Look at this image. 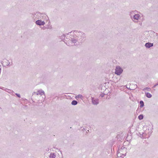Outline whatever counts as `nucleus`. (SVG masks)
Instances as JSON below:
<instances>
[{"mask_svg":"<svg viewBox=\"0 0 158 158\" xmlns=\"http://www.w3.org/2000/svg\"><path fill=\"white\" fill-rule=\"evenodd\" d=\"M70 33L71 34H73V35L70 37V41L71 42L70 43H69V42H67L66 44L68 46H73V43L75 45V44L77 42H78L79 43H81L85 40V35L81 31H74L69 33L68 35H70Z\"/></svg>","mask_w":158,"mask_h":158,"instance_id":"f257e3e1","label":"nucleus"},{"mask_svg":"<svg viewBox=\"0 0 158 158\" xmlns=\"http://www.w3.org/2000/svg\"><path fill=\"white\" fill-rule=\"evenodd\" d=\"M137 12L136 10L132 11L130 12V15L131 18L133 21L135 22H137L135 20H138L139 19L140 15L139 14H136Z\"/></svg>","mask_w":158,"mask_h":158,"instance_id":"f03ea898","label":"nucleus"},{"mask_svg":"<svg viewBox=\"0 0 158 158\" xmlns=\"http://www.w3.org/2000/svg\"><path fill=\"white\" fill-rule=\"evenodd\" d=\"M123 71V69L119 66H117L115 69V74L120 75Z\"/></svg>","mask_w":158,"mask_h":158,"instance_id":"7ed1b4c3","label":"nucleus"},{"mask_svg":"<svg viewBox=\"0 0 158 158\" xmlns=\"http://www.w3.org/2000/svg\"><path fill=\"white\" fill-rule=\"evenodd\" d=\"M91 98L93 104L97 105L99 103V100L98 99L95 98L93 97H92Z\"/></svg>","mask_w":158,"mask_h":158,"instance_id":"20e7f679","label":"nucleus"},{"mask_svg":"<svg viewBox=\"0 0 158 158\" xmlns=\"http://www.w3.org/2000/svg\"><path fill=\"white\" fill-rule=\"evenodd\" d=\"M35 23L36 24L39 25H43L45 24V23L44 21H42L40 20H38L36 21Z\"/></svg>","mask_w":158,"mask_h":158,"instance_id":"39448f33","label":"nucleus"},{"mask_svg":"<svg viewBox=\"0 0 158 158\" xmlns=\"http://www.w3.org/2000/svg\"><path fill=\"white\" fill-rule=\"evenodd\" d=\"M153 43L148 42L145 44V46L147 48H150L153 46Z\"/></svg>","mask_w":158,"mask_h":158,"instance_id":"423d86ee","label":"nucleus"},{"mask_svg":"<svg viewBox=\"0 0 158 158\" xmlns=\"http://www.w3.org/2000/svg\"><path fill=\"white\" fill-rule=\"evenodd\" d=\"M7 73L6 72H3L2 73V78L3 79H6L7 78Z\"/></svg>","mask_w":158,"mask_h":158,"instance_id":"0eeeda50","label":"nucleus"},{"mask_svg":"<svg viewBox=\"0 0 158 158\" xmlns=\"http://www.w3.org/2000/svg\"><path fill=\"white\" fill-rule=\"evenodd\" d=\"M10 63L7 60H6L3 62H2V64L4 65H9L10 64Z\"/></svg>","mask_w":158,"mask_h":158,"instance_id":"6e6552de","label":"nucleus"},{"mask_svg":"<svg viewBox=\"0 0 158 158\" xmlns=\"http://www.w3.org/2000/svg\"><path fill=\"white\" fill-rule=\"evenodd\" d=\"M44 94V91L41 90H39L38 91L37 95H41Z\"/></svg>","mask_w":158,"mask_h":158,"instance_id":"1a4fd4ad","label":"nucleus"},{"mask_svg":"<svg viewBox=\"0 0 158 158\" xmlns=\"http://www.w3.org/2000/svg\"><path fill=\"white\" fill-rule=\"evenodd\" d=\"M40 15L41 14L40 13L36 12V13L35 14L34 17H35V18H38V17H39L40 16Z\"/></svg>","mask_w":158,"mask_h":158,"instance_id":"9d476101","label":"nucleus"},{"mask_svg":"<svg viewBox=\"0 0 158 158\" xmlns=\"http://www.w3.org/2000/svg\"><path fill=\"white\" fill-rule=\"evenodd\" d=\"M75 98L76 99H77V98H80L81 99H82L83 98V96L81 94H78L76 96Z\"/></svg>","mask_w":158,"mask_h":158,"instance_id":"9b49d317","label":"nucleus"},{"mask_svg":"<svg viewBox=\"0 0 158 158\" xmlns=\"http://www.w3.org/2000/svg\"><path fill=\"white\" fill-rule=\"evenodd\" d=\"M55 157L56 155L54 153H51L49 156V158H55Z\"/></svg>","mask_w":158,"mask_h":158,"instance_id":"f8f14e48","label":"nucleus"},{"mask_svg":"<svg viewBox=\"0 0 158 158\" xmlns=\"http://www.w3.org/2000/svg\"><path fill=\"white\" fill-rule=\"evenodd\" d=\"M146 96L148 98H151L152 97V95L149 93H146Z\"/></svg>","mask_w":158,"mask_h":158,"instance_id":"ddd939ff","label":"nucleus"},{"mask_svg":"<svg viewBox=\"0 0 158 158\" xmlns=\"http://www.w3.org/2000/svg\"><path fill=\"white\" fill-rule=\"evenodd\" d=\"M77 104V102L76 100H73L71 102V104L73 105H76Z\"/></svg>","mask_w":158,"mask_h":158,"instance_id":"4468645a","label":"nucleus"},{"mask_svg":"<svg viewBox=\"0 0 158 158\" xmlns=\"http://www.w3.org/2000/svg\"><path fill=\"white\" fill-rule=\"evenodd\" d=\"M140 107H142L144 106V102L143 101H140Z\"/></svg>","mask_w":158,"mask_h":158,"instance_id":"2eb2a0df","label":"nucleus"},{"mask_svg":"<svg viewBox=\"0 0 158 158\" xmlns=\"http://www.w3.org/2000/svg\"><path fill=\"white\" fill-rule=\"evenodd\" d=\"M143 115L142 114H140L138 116V118L139 119L141 120H142L143 118Z\"/></svg>","mask_w":158,"mask_h":158,"instance_id":"dca6fc26","label":"nucleus"},{"mask_svg":"<svg viewBox=\"0 0 158 158\" xmlns=\"http://www.w3.org/2000/svg\"><path fill=\"white\" fill-rule=\"evenodd\" d=\"M147 90V91H150L151 90V89L149 88L146 87V88H144L143 89V90Z\"/></svg>","mask_w":158,"mask_h":158,"instance_id":"f3484780","label":"nucleus"},{"mask_svg":"<svg viewBox=\"0 0 158 158\" xmlns=\"http://www.w3.org/2000/svg\"><path fill=\"white\" fill-rule=\"evenodd\" d=\"M126 153H125V154H123V153H122V156H120L119 157H118V158H124V157L123 156H126Z\"/></svg>","mask_w":158,"mask_h":158,"instance_id":"a211bd4d","label":"nucleus"},{"mask_svg":"<svg viewBox=\"0 0 158 158\" xmlns=\"http://www.w3.org/2000/svg\"><path fill=\"white\" fill-rule=\"evenodd\" d=\"M122 155H121V154L120 153H118L117 154V156L118 157H119L120 156H122Z\"/></svg>","mask_w":158,"mask_h":158,"instance_id":"6ab92c4d","label":"nucleus"},{"mask_svg":"<svg viewBox=\"0 0 158 158\" xmlns=\"http://www.w3.org/2000/svg\"><path fill=\"white\" fill-rule=\"evenodd\" d=\"M15 95L19 98L20 97V95L19 94H18L17 93L15 94Z\"/></svg>","mask_w":158,"mask_h":158,"instance_id":"aec40b11","label":"nucleus"},{"mask_svg":"<svg viewBox=\"0 0 158 158\" xmlns=\"http://www.w3.org/2000/svg\"><path fill=\"white\" fill-rule=\"evenodd\" d=\"M158 85V83H156V84L153 87H155L156 86H157Z\"/></svg>","mask_w":158,"mask_h":158,"instance_id":"412c9836","label":"nucleus"},{"mask_svg":"<svg viewBox=\"0 0 158 158\" xmlns=\"http://www.w3.org/2000/svg\"><path fill=\"white\" fill-rule=\"evenodd\" d=\"M121 149H125V150H126V148H125L124 147H122L121 148Z\"/></svg>","mask_w":158,"mask_h":158,"instance_id":"4be33fe9","label":"nucleus"},{"mask_svg":"<svg viewBox=\"0 0 158 158\" xmlns=\"http://www.w3.org/2000/svg\"><path fill=\"white\" fill-rule=\"evenodd\" d=\"M65 36H66L65 35H64L63 36H62V38H65Z\"/></svg>","mask_w":158,"mask_h":158,"instance_id":"5701e85b","label":"nucleus"},{"mask_svg":"<svg viewBox=\"0 0 158 158\" xmlns=\"http://www.w3.org/2000/svg\"><path fill=\"white\" fill-rule=\"evenodd\" d=\"M9 90L10 91H9V93H10L11 92H12V91L11 90H10L9 89Z\"/></svg>","mask_w":158,"mask_h":158,"instance_id":"b1692460","label":"nucleus"},{"mask_svg":"<svg viewBox=\"0 0 158 158\" xmlns=\"http://www.w3.org/2000/svg\"><path fill=\"white\" fill-rule=\"evenodd\" d=\"M102 97H103V95H102Z\"/></svg>","mask_w":158,"mask_h":158,"instance_id":"393cba45","label":"nucleus"},{"mask_svg":"<svg viewBox=\"0 0 158 158\" xmlns=\"http://www.w3.org/2000/svg\"><path fill=\"white\" fill-rule=\"evenodd\" d=\"M102 97H103V95H102Z\"/></svg>","mask_w":158,"mask_h":158,"instance_id":"a878e982","label":"nucleus"}]
</instances>
